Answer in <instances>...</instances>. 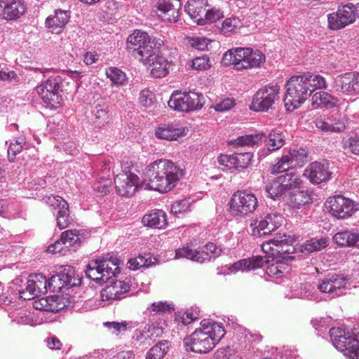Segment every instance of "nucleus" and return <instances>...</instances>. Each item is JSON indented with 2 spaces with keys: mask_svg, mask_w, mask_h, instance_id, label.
I'll use <instances>...</instances> for the list:
<instances>
[{
  "mask_svg": "<svg viewBox=\"0 0 359 359\" xmlns=\"http://www.w3.org/2000/svg\"><path fill=\"white\" fill-rule=\"evenodd\" d=\"M183 175V170L169 160L160 159L147 165L143 184L149 189L161 193L170 191Z\"/></svg>",
  "mask_w": 359,
  "mask_h": 359,
  "instance_id": "obj_1",
  "label": "nucleus"
},
{
  "mask_svg": "<svg viewBox=\"0 0 359 359\" xmlns=\"http://www.w3.org/2000/svg\"><path fill=\"white\" fill-rule=\"evenodd\" d=\"M287 93L284 98L285 105L290 109H297L309 98L316 89L327 88L324 77L319 74L306 73L292 76L286 84Z\"/></svg>",
  "mask_w": 359,
  "mask_h": 359,
  "instance_id": "obj_2",
  "label": "nucleus"
},
{
  "mask_svg": "<svg viewBox=\"0 0 359 359\" xmlns=\"http://www.w3.org/2000/svg\"><path fill=\"white\" fill-rule=\"evenodd\" d=\"M203 328L196 329L191 334L184 338V344L187 351L208 353L225 334L224 329L219 324H203Z\"/></svg>",
  "mask_w": 359,
  "mask_h": 359,
  "instance_id": "obj_3",
  "label": "nucleus"
},
{
  "mask_svg": "<svg viewBox=\"0 0 359 359\" xmlns=\"http://www.w3.org/2000/svg\"><path fill=\"white\" fill-rule=\"evenodd\" d=\"M119 259L109 255L91 260L86 266L87 277L97 283L108 282L120 273Z\"/></svg>",
  "mask_w": 359,
  "mask_h": 359,
  "instance_id": "obj_4",
  "label": "nucleus"
},
{
  "mask_svg": "<svg viewBox=\"0 0 359 359\" xmlns=\"http://www.w3.org/2000/svg\"><path fill=\"white\" fill-rule=\"evenodd\" d=\"M333 346L350 359H359V339L351 332L341 327L329 331Z\"/></svg>",
  "mask_w": 359,
  "mask_h": 359,
  "instance_id": "obj_5",
  "label": "nucleus"
},
{
  "mask_svg": "<svg viewBox=\"0 0 359 359\" xmlns=\"http://www.w3.org/2000/svg\"><path fill=\"white\" fill-rule=\"evenodd\" d=\"M126 48L133 57L141 62L157 48L154 39L144 32L136 30L128 37Z\"/></svg>",
  "mask_w": 359,
  "mask_h": 359,
  "instance_id": "obj_6",
  "label": "nucleus"
},
{
  "mask_svg": "<svg viewBox=\"0 0 359 359\" xmlns=\"http://www.w3.org/2000/svg\"><path fill=\"white\" fill-rule=\"evenodd\" d=\"M203 105V95L195 91H174L168 101L170 108L182 112L199 110Z\"/></svg>",
  "mask_w": 359,
  "mask_h": 359,
  "instance_id": "obj_7",
  "label": "nucleus"
},
{
  "mask_svg": "<svg viewBox=\"0 0 359 359\" xmlns=\"http://www.w3.org/2000/svg\"><path fill=\"white\" fill-rule=\"evenodd\" d=\"M222 250L214 243L209 242L199 250L183 247L175 251L176 258H187L200 264L215 260L221 255Z\"/></svg>",
  "mask_w": 359,
  "mask_h": 359,
  "instance_id": "obj_8",
  "label": "nucleus"
},
{
  "mask_svg": "<svg viewBox=\"0 0 359 359\" xmlns=\"http://www.w3.org/2000/svg\"><path fill=\"white\" fill-rule=\"evenodd\" d=\"M279 92L278 85L262 87L254 95L250 109L255 111H268L278 100Z\"/></svg>",
  "mask_w": 359,
  "mask_h": 359,
  "instance_id": "obj_9",
  "label": "nucleus"
},
{
  "mask_svg": "<svg viewBox=\"0 0 359 359\" xmlns=\"http://www.w3.org/2000/svg\"><path fill=\"white\" fill-rule=\"evenodd\" d=\"M283 218L281 215L271 210H267L260 216L259 220L255 219L251 223L252 235L260 237L269 234L281 225Z\"/></svg>",
  "mask_w": 359,
  "mask_h": 359,
  "instance_id": "obj_10",
  "label": "nucleus"
},
{
  "mask_svg": "<svg viewBox=\"0 0 359 359\" xmlns=\"http://www.w3.org/2000/svg\"><path fill=\"white\" fill-rule=\"evenodd\" d=\"M325 207L330 214L337 219H346L358 210L357 204L341 195L329 198L325 202Z\"/></svg>",
  "mask_w": 359,
  "mask_h": 359,
  "instance_id": "obj_11",
  "label": "nucleus"
},
{
  "mask_svg": "<svg viewBox=\"0 0 359 359\" xmlns=\"http://www.w3.org/2000/svg\"><path fill=\"white\" fill-rule=\"evenodd\" d=\"M257 205L255 196L245 191L235 192L230 201L231 210L236 215H247L253 212Z\"/></svg>",
  "mask_w": 359,
  "mask_h": 359,
  "instance_id": "obj_12",
  "label": "nucleus"
},
{
  "mask_svg": "<svg viewBox=\"0 0 359 359\" xmlns=\"http://www.w3.org/2000/svg\"><path fill=\"white\" fill-rule=\"evenodd\" d=\"M265 60V56L260 51H253L250 48H237L235 49L234 69L243 70L259 67Z\"/></svg>",
  "mask_w": 359,
  "mask_h": 359,
  "instance_id": "obj_13",
  "label": "nucleus"
},
{
  "mask_svg": "<svg viewBox=\"0 0 359 359\" xmlns=\"http://www.w3.org/2000/svg\"><path fill=\"white\" fill-rule=\"evenodd\" d=\"M80 245V237L76 230H67L62 233L60 238L48 247V252L52 254L65 255L69 251H74Z\"/></svg>",
  "mask_w": 359,
  "mask_h": 359,
  "instance_id": "obj_14",
  "label": "nucleus"
},
{
  "mask_svg": "<svg viewBox=\"0 0 359 359\" xmlns=\"http://www.w3.org/2000/svg\"><path fill=\"white\" fill-rule=\"evenodd\" d=\"M58 88L59 83L55 77L49 78L44 83L37 86L36 91L46 107L57 108L60 105L62 98L58 95Z\"/></svg>",
  "mask_w": 359,
  "mask_h": 359,
  "instance_id": "obj_15",
  "label": "nucleus"
},
{
  "mask_svg": "<svg viewBox=\"0 0 359 359\" xmlns=\"http://www.w3.org/2000/svg\"><path fill=\"white\" fill-rule=\"evenodd\" d=\"M149 57H144L141 62L150 68V72L152 76L155 78H162L168 74V62L159 52V49L156 48L152 53H149Z\"/></svg>",
  "mask_w": 359,
  "mask_h": 359,
  "instance_id": "obj_16",
  "label": "nucleus"
},
{
  "mask_svg": "<svg viewBox=\"0 0 359 359\" xmlns=\"http://www.w3.org/2000/svg\"><path fill=\"white\" fill-rule=\"evenodd\" d=\"M351 9L348 4L339 6L336 12L327 15L328 27L332 30H337L353 23L355 20Z\"/></svg>",
  "mask_w": 359,
  "mask_h": 359,
  "instance_id": "obj_17",
  "label": "nucleus"
},
{
  "mask_svg": "<svg viewBox=\"0 0 359 359\" xmlns=\"http://www.w3.org/2000/svg\"><path fill=\"white\" fill-rule=\"evenodd\" d=\"M346 284V279L343 274L332 273L327 274L318 284V288L320 292L328 293L332 297L339 296L342 289Z\"/></svg>",
  "mask_w": 359,
  "mask_h": 359,
  "instance_id": "obj_18",
  "label": "nucleus"
},
{
  "mask_svg": "<svg viewBox=\"0 0 359 359\" xmlns=\"http://www.w3.org/2000/svg\"><path fill=\"white\" fill-rule=\"evenodd\" d=\"M139 177L130 172L116 176L114 184L116 192L123 196H132L138 189Z\"/></svg>",
  "mask_w": 359,
  "mask_h": 359,
  "instance_id": "obj_19",
  "label": "nucleus"
},
{
  "mask_svg": "<svg viewBox=\"0 0 359 359\" xmlns=\"http://www.w3.org/2000/svg\"><path fill=\"white\" fill-rule=\"evenodd\" d=\"M156 7L161 12L159 16L163 20L175 22L180 17L182 3L180 0H158Z\"/></svg>",
  "mask_w": 359,
  "mask_h": 359,
  "instance_id": "obj_20",
  "label": "nucleus"
},
{
  "mask_svg": "<svg viewBox=\"0 0 359 359\" xmlns=\"http://www.w3.org/2000/svg\"><path fill=\"white\" fill-rule=\"evenodd\" d=\"M109 281H110V284L100 292V297L102 301L121 299L125 297V294L130 290L129 284L124 281L112 278Z\"/></svg>",
  "mask_w": 359,
  "mask_h": 359,
  "instance_id": "obj_21",
  "label": "nucleus"
},
{
  "mask_svg": "<svg viewBox=\"0 0 359 359\" xmlns=\"http://www.w3.org/2000/svg\"><path fill=\"white\" fill-rule=\"evenodd\" d=\"M25 10V3L21 0H0V18L6 20L19 18Z\"/></svg>",
  "mask_w": 359,
  "mask_h": 359,
  "instance_id": "obj_22",
  "label": "nucleus"
},
{
  "mask_svg": "<svg viewBox=\"0 0 359 359\" xmlns=\"http://www.w3.org/2000/svg\"><path fill=\"white\" fill-rule=\"evenodd\" d=\"M332 172L329 168L328 163L313 162L304 171V175L313 184H320L329 180Z\"/></svg>",
  "mask_w": 359,
  "mask_h": 359,
  "instance_id": "obj_23",
  "label": "nucleus"
},
{
  "mask_svg": "<svg viewBox=\"0 0 359 359\" xmlns=\"http://www.w3.org/2000/svg\"><path fill=\"white\" fill-rule=\"evenodd\" d=\"M357 74L348 72L337 76L334 79V88L338 92L351 94L359 93Z\"/></svg>",
  "mask_w": 359,
  "mask_h": 359,
  "instance_id": "obj_24",
  "label": "nucleus"
},
{
  "mask_svg": "<svg viewBox=\"0 0 359 359\" xmlns=\"http://www.w3.org/2000/svg\"><path fill=\"white\" fill-rule=\"evenodd\" d=\"M70 18V12L63 10H55L53 16L46 18V26L53 33L59 34L62 32Z\"/></svg>",
  "mask_w": 359,
  "mask_h": 359,
  "instance_id": "obj_25",
  "label": "nucleus"
},
{
  "mask_svg": "<svg viewBox=\"0 0 359 359\" xmlns=\"http://www.w3.org/2000/svg\"><path fill=\"white\" fill-rule=\"evenodd\" d=\"M142 222L144 226L148 227L164 229L168 224L167 215L161 210H154L145 215L142 217Z\"/></svg>",
  "mask_w": 359,
  "mask_h": 359,
  "instance_id": "obj_26",
  "label": "nucleus"
},
{
  "mask_svg": "<svg viewBox=\"0 0 359 359\" xmlns=\"http://www.w3.org/2000/svg\"><path fill=\"white\" fill-rule=\"evenodd\" d=\"M287 240V236L285 234L272 238L273 245L276 247L275 252L280 255L283 259H292L293 257L289 255L293 253L294 248L288 243Z\"/></svg>",
  "mask_w": 359,
  "mask_h": 359,
  "instance_id": "obj_27",
  "label": "nucleus"
},
{
  "mask_svg": "<svg viewBox=\"0 0 359 359\" xmlns=\"http://www.w3.org/2000/svg\"><path fill=\"white\" fill-rule=\"evenodd\" d=\"M184 128L176 127L174 125H167L158 128L156 130V136L159 139L168 141L176 140L184 135Z\"/></svg>",
  "mask_w": 359,
  "mask_h": 359,
  "instance_id": "obj_28",
  "label": "nucleus"
},
{
  "mask_svg": "<svg viewBox=\"0 0 359 359\" xmlns=\"http://www.w3.org/2000/svg\"><path fill=\"white\" fill-rule=\"evenodd\" d=\"M339 100L325 91H318L312 96V104L318 107L334 108L337 106Z\"/></svg>",
  "mask_w": 359,
  "mask_h": 359,
  "instance_id": "obj_29",
  "label": "nucleus"
},
{
  "mask_svg": "<svg viewBox=\"0 0 359 359\" xmlns=\"http://www.w3.org/2000/svg\"><path fill=\"white\" fill-rule=\"evenodd\" d=\"M61 279L65 281L66 288H71L79 285L81 283L79 276H76L74 269L71 266H61L58 271Z\"/></svg>",
  "mask_w": 359,
  "mask_h": 359,
  "instance_id": "obj_30",
  "label": "nucleus"
},
{
  "mask_svg": "<svg viewBox=\"0 0 359 359\" xmlns=\"http://www.w3.org/2000/svg\"><path fill=\"white\" fill-rule=\"evenodd\" d=\"M264 135L263 133H258L255 135H245L238 137L235 140H232L229 142V144L233 146L234 148L240 147H252L258 144Z\"/></svg>",
  "mask_w": 359,
  "mask_h": 359,
  "instance_id": "obj_31",
  "label": "nucleus"
},
{
  "mask_svg": "<svg viewBox=\"0 0 359 359\" xmlns=\"http://www.w3.org/2000/svg\"><path fill=\"white\" fill-rule=\"evenodd\" d=\"M186 11L191 18L198 25L206 24V9L196 1L189 2Z\"/></svg>",
  "mask_w": 359,
  "mask_h": 359,
  "instance_id": "obj_32",
  "label": "nucleus"
},
{
  "mask_svg": "<svg viewBox=\"0 0 359 359\" xmlns=\"http://www.w3.org/2000/svg\"><path fill=\"white\" fill-rule=\"evenodd\" d=\"M157 259L150 254L140 255L137 257L131 258L128 261V268L131 270H137L140 268H148L154 265Z\"/></svg>",
  "mask_w": 359,
  "mask_h": 359,
  "instance_id": "obj_33",
  "label": "nucleus"
},
{
  "mask_svg": "<svg viewBox=\"0 0 359 359\" xmlns=\"http://www.w3.org/2000/svg\"><path fill=\"white\" fill-rule=\"evenodd\" d=\"M285 144V136L279 130H273L268 136L266 147L268 151H274L280 149Z\"/></svg>",
  "mask_w": 359,
  "mask_h": 359,
  "instance_id": "obj_34",
  "label": "nucleus"
},
{
  "mask_svg": "<svg viewBox=\"0 0 359 359\" xmlns=\"http://www.w3.org/2000/svg\"><path fill=\"white\" fill-rule=\"evenodd\" d=\"M266 262L267 260L266 259H264L262 257H255L248 259H242L238 262L236 263L234 266L236 269L241 271H248L262 268Z\"/></svg>",
  "mask_w": 359,
  "mask_h": 359,
  "instance_id": "obj_35",
  "label": "nucleus"
},
{
  "mask_svg": "<svg viewBox=\"0 0 359 359\" xmlns=\"http://www.w3.org/2000/svg\"><path fill=\"white\" fill-rule=\"evenodd\" d=\"M311 195L307 190H296L290 196V205L293 208L299 209L302 206L311 202Z\"/></svg>",
  "mask_w": 359,
  "mask_h": 359,
  "instance_id": "obj_36",
  "label": "nucleus"
},
{
  "mask_svg": "<svg viewBox=\"0 0 359 359\" xmlns=\"http://www.w3.org/2000/svg\"><path fill=\"white\" fill-rule=\"evenodd\" d=\"M56 220L57 225L60 229L67 228L72 222L67 201H62V207L57 212Z\"/></svg>",
  "mask_w": 359,
  "mask_h": 359,
  "instance_id": "obj_37",
  "label": "nucleus"
},
{
  "mask_svg": "<svg viewBox=\"0 0 359 359\" xmlns=\"http://www.w3.org/2000/svg\"><path fill=\"white\" fill-rule=\"evenodd\" d=\"M94 114L93 123L96 127L101 128L109 121V115L104 104H97L93 110Z\"/></svg>",
  "mask_w": 359,
  "mask_h": 359,
  "instance_id": "obj_38",
  "label": "nucleus"
},
{
  "mask_svg": "<svg viewBox=\"0 0 359 359\" xmlns=\"http://www.w3.org/2000/svg\"><path fill=\"white\" fill-rule=\"evenodd\" d=\"M344 148L355 155H359V128H355L348 139L344 140Z\"/></svg>",
  "mask_w": 359,
  "mask_h": 359,
  "instance_id": "obj_39",
  "label": "nucleus"
},
{
  "mask_svg": "<svg viewBox=\"0 0 359 359\" xmlns=\"http://www.w3.org/2000/svg\"><path fill=\"white\" fill-rule=\"evenodd\" d=\"M169 348L168 341H161L147 353V359H162Z\"/></svg>",
  "mask_w": 359,
  "mask_h": 359,
  "instance_id": "obj_40",
  "label": "nucleus"
},
{
  "mask_svg": "<svg viewBox=\"0 0 359 359\" xmlns=\"http://www.w3.org/2000/svg\"><path fill=\"white\" fill-rule=\"evenodd\" d=\"M277 179L283 184H287L285 187L287 191L293 187H297L302 183L300 176L293 171L280 175Z\"/></svg>",
  "mask_w": 359,
  "mask_h": 359,
  "instance_id": "obj_41",
  "label": "nucleus"
},
{
  "mask_svg": "<svg viewBox=\"0 0 359 359\" xmlns=\"http://www.w3.org/2000/svg\"><path fill=\"white\" fill-rule=\"evenodd\" d=\"M328 243L329 239L327 238H312L305 243L304 250L309 253L320 251L326 248Z\"/></svg>",
  "mask_w": 359,
  "mask_h": 359,
  "instance_id": "obj_42",
  "label": "nucleus"
},
{
  "mask_svg": "<svg viewBox=\"0 0 359 359\" xmlns=\"http://www.w3.org/2000/svg\"><path fill=\"white\" fill-rule=\"evenodd\" d=\"M286 186L287 184H283L277 179L270 184L266 185L265 190L271 198L276 199L287 191L285 189Z\"/></svg>",
  "mask_w": 359,
  "mask_h": 359,
  "instance_id": "obj_43",
  "label": "nucleus"
},
{
  "mask_svg": "<svg viewBox=\"0 0 359 359\" xmlns=\"http://www.w3.org/2000/svg\"><path fill=\"white\" fill-rule=\"evenodd\" d=\"M287 156L289 157L292 165L302 166L306 161V151L303 148L290 150Z\"/></svg>",
  "mask_w": 359,
  "mask_h": 359,
  "instance_id": "obj_44",
  "label": "nucleus"
},
{
  "mask_svg": "<svg viewBox=\"0 0 359 359\" xmlns=\"http://www.w3.org/2000/svg\"><path fill=\"white\" fill-rule=\"evenodd\" d=\"M236 168H246L252 162L253 154L250 151L234 154Z\"/></svg>",
  "mask_w": 359,
  "mask_h": 359,
  "instance_id": "obj_45",
  "label": "nucleus"
},
{
  "mask_svg": "<svg viewBox=\"0 0 359 359\" xmlns=\"http://www.w3.org/2000/svg\"><path fill=\"white\" fill-rule=\"evenodd\" d=\"M292 165L289 157L287 154L283 155L280 158L278 159L277 163L274 164L271 168V173L277 174L285 171H288L292 169Z\"/></svg>",
  "mask_w": 359,
  "mask_h": 359,
  "instance_id": "obj_46",
  "label": "nucleus"
},
{
  "mask_svg": "<svg viewBox=\"0 0 359 359\" xmlns=\"http://www.w3.org/2000/svg\"><path fill=\"white\" fill-rule=\"evenodd\" d=\"M30 279L27 283L26 288L19 292L20 297L25 300H29L41 295V292Z\"/></svg>",
  "mask_w": 359,
  "mask_h": 359,
  "instance_id": "obj_47",
  "label": "nucleus"
},
{
  "mask_svg": "<svg viewBox=\"0 0 359 359\" xmlns=\"http://www.w3.org/2000/svg\"><path fill=\"white\" fill-rule=\"evenodd\" d=\"M316 126L318 129L322 130L323 132H330V133H340L341 132V125L337 124L338 126L335 127L331 128V124L327 121V117H320L318 118L315 121Z\"/></svg>",
  "mask_w": 359,
  "mask_h": 359,
  "instance_id": "obj_48",
  "label": "nucleus"
},
{
  "mask_svg": "<svg viewBox=\"0 0 359 359\" xmlns=\"http://www.w3.org/2000/svg\"><path fill=\"white\" fill-rule=\"evenodd\" d=\"M53 302V298H42L38 301H35L34 303V306L36 309L43 310L46 311L50 312H57L61 307L59 305L53 306L49 304V302Z\"/></svg>",
  "mask_w": 359,
  "mask_h": 359,
  "instance_id": "obj_49",
  "label": "nucleus"
},
{
  "mask_svg": "<svg viewBox=\"0 0 359 359\" xmlns=\"http://www.w3.org/2000/svg\"><path fill=\"white\" fill-rule=\"evenodd\" d=\"M65 281L61 279L60 275L57 271L54 276H52L48 282V289L52 292H60L62 289L66 288Z\"/></svg>",
  "mask_w": 359,
  "mask_h": 359,
  "instance_id": "obj_50",
  "label": "nucleus"
},
{
  "mask_svg": "<svg viewBox=\"0 0 359 359\" xmlns=\"http://www.w3.org/2000/svg\"><path fill=\"white\" fill-rule=\"evenodd\" d=\"M139 102L141 105L150 107L155 102V95L148 89L142 90L140 93Z\"/></svg>",
  "mask_w": 359,
  "mask_h": 359,
  "instance_id": "obj_51",
  "label": "nucleus"
},
{
  "mask_svg": "<svg viewBox=\"0 0 359 359\" xmlns=\"http://www.w3.org/2000/svg\"><path fill=\"white\" fill-rule=\"evenodd\" d=\"M144 328L147 330L148 334L147 337H149L151 344L155 341L157 338L161 337L163 333V328L154 323L147 324Z\"/></svg>",
  "mask_w": 359,
  "mask_h": 359,
  "instance_id": "obj_52",
  "label": "nucleus"
},
{
  "mask_svg": "<svg viewBox=\"0 0 359 359\" xmlns=\"http://www.w3.org/2000/svg\"><path fill=\"white\" fill-rule=\"evenodd\" d=\"M104 325L111 330L112 334L118 336L119 334L126 331L128 323L126 321L121 323L113 321L104 323Z\"/></svg>",
  "mask_w": 359,
  "mask_h": 359,
  "instance_id": "obj_53",
  "label": "nucleus"
},
{
  "mask_svg": "<svg viewBox=\"0 0 359 359\" xmlns=\"http://www.w3.org/2000/svg\"><path fill=\"white\" fill-rule=\"evenodd\" d=\"M240 24L238 18H226L222 25L221 32L226 34L228 33L233 32Z\"/></svg>",
  "mask_w": 359,
  "mask_h": 359,
  "instance_id": "obj_54",
  "label": "nucleus"
},
{
  "mask_svg": "<svg viewBox=\"0 0 359 359\" xmlns=\"http://www.w3.org/2000/svg\"><path fill=\"white\" fill-rule=\"evenodd\" d=\"M107 74L110 80L116 84L123 83L126 75L125 74L117 68H110L107 72Z\"/></svg>",
  "mask_w": 359,
  "mask_h": 359,
  "instance_id": "obj_55",
  "label": "nucleus"
},
{
  "mask_svg": "<svg viewBox=\"0 0 359 359\" xmlns=\"http://www.w3.org/2000/svg\"><path fill=\"white\" fill-rule=\"evenodd\" d=\"M30 280L35 283L34 285L41 293L47 292L48 280L46 279V276L39 273L32 276Z\"/></svg>",
  "mask_w": 359,
  "mask_h": 359,
  "instance_id": "obj_56",
  "label": "nucleus"
},
{
  "mask_svg": "<svg viewBox=\"0 0 359 359\" xmlns=\"http://www.w3.org/2000/svg\"><path fill=\"white\" fill-rule=\"evenodd\" d=\"M190 210V203L188 200L184 199L175 202L171 207V212L175 214L184 213Z\"/></svg>",
  "mask_w": 359,
  "mask_h": 359,
  "instance_id": "obj_57",
  "label": "nucleus"
},
{
  "mask_svg": "<svg viewBox=\"0 0 359 359\" xmlns=\"http://www.w3.org/2000/svg\"><path fill=\"white\" fill-rule=\"evenodd\" d=\"M172 308L166 302H158L152 303L147 309V312L154 311L156 313H163L166 311L170 312Z\"/></svg>",
  "mask_w": 359,
  "mask_h": 359,
  "instance_id": "obj_58",
  "label": "nucleus"
},
{
  "mask_svg": "<svg viewBox=\"0 0 359 359\" xmlns=\"http://www.w3.org/2000/svg\"><path fill=\"white\" fill-rule=\"evenodd\" d=\"M210 65V60L207 56L196 57L192 60V67L197 70H205Z\"/></svg>",
  "mask_w": 359,
  "mask_h": 359,
  "instance_id": "obj_59",
  "label": "nucleus"
},
{
  "mask_svg": "<svg viewBox=\"0 0 359 359\" xmlns=\"http://www.w3.org/2000/svg\"><path fill=\"white\" fill-rule=\"evenodd\" d=\"M147 335L148 334L145 328L142 330H136L133 333V339L139 342L140 345L149 346L151 345V342Z\"/></svg>",
  "mask_w": 359,
  "mask_h": 359,
  "instance_id": "obj_60",
  "label": "nucleus"
},
{
  "mask_svg": "<svg viewBox=\"0 0 359 359\" xmlns=\"http://www.w3.org/2000/svg\"><path fill=\"white\" fill-rule=\"evenodd\" d=\"M217 161L219 165H224L229 169L236 168L234 154H221L218 157Z\"/></svg>",
  "mask_w": 359,
  "mask_h": 359,
  "instance_id": "obj_61",
  "label": "nucleus"
},
{
  "mask_svg": "<svg viewBox=\"0 0 359 359\" xmlns=\"http://www.w3.org/2000/svg\"><path fill=\"white\" fill-rule=\"evenodd\" d=\"M43 201L47 205L58 210L62 207V201H65L62 197L53 195L45 196Z\"/></svg>",
  "mask_w": 359,
  "mask_h": 359,
  "instance_id": "obj_62",
  "label": "nucleus"
},
{
  "mask_svg": "<svg viewBox=\"0 0 359 359\" xmlns=\"http://www.w3.org/2000/svg\"><path fill=\"white\" fill-rule=\"evenodd\" d=\"M235 105V101L233 99L226 98L223 100L220 101L218 103H216L214 106V109L217 111H225L231 109Z\"/></svg>",
  "mask_w": 359,
  "mask_h": 359,
  "instance_id": "obj_63",
  "label": "nucleus"
},
{
  "mask_svg": "<svg viewBox=\"0 0 359 359\" xmlns=\"http://www.w3.org/2000/svg\"><path fill=\"white\" fill-rule=\"evenodd\" d=\"M22 149V142L15 141V142H11L8 149V158L12 161L15 156L19 154Z\"/></svg>",
  "mask_w": 359,
  "mask_h": 359,
  "instance_id": "obj_64",
  "label": "nucleus"
}]
</instances>
